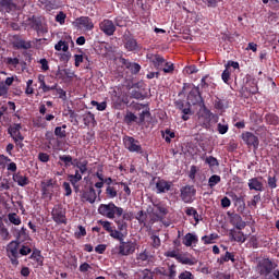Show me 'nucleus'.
<instances>
[{"label":"nucleus","mask_w":279,"mask_h":279,"mask_svg":"<svg viewBox=\"0 0 279 279\" xmlns=\"http://www.w3.org/2000/svg\"><path fill=\"white\" fill-rule=\"evenodd\" d=\"M31 252H32V247L25 244L21 246V241L19 240H13L7 245V255L11 262V265H13V267H19L20 256H29Z\"/></svg>","instance_id":"obj_1"},{"label":"nucleus","mask_w":279,"mask_h":279,"mask_svg":"<svg viewBox=\"0 0 279 279\" xmlns=\"http://www.w3.org/2000/svg\"><path fill=\"white\" fill-rule=\"evenodd\" d=\"M98 213L107 219H114L116 217H121V215H123V208L116 206V204L111 202L109 204H100Z\"/></svg>","instance_id":"obj_2"},{"label":"nucleus","mask_w":279,"mask_h":279,"mask_svg":"<svg viewBox=\"0 0 279 279\" xmlns=\"http://www.w3.org/2000/svg\"><path fill=\"white\" fill-rule=\"evenodd\" d=\"M38 82L40 84L39 88H41L43 93H50V90H57L59 95V99H66V92L62 88H58V83H49L45 82V76H39Z\"/></svg>","instance_id":"obj_3"},{"label":"nucleus","mask_w":279,"mask_h":279,"mask_svg":"<svg viewBox=\"0 0 279 279\" xmlns=\"http://www.w3.org/2000/svg\"><path fill=\"white\" fill-rule=\"evenodd\" d=\"M147 213L151 221H162V219H165V217L169 215V209H167V207L160 204H157V205H154L153 208H148Z\"/></svg>","instance_id":"obj_4"},{"label":"nucleus","mask_w":279,"mask_h":279,"mask_svg":"<svg viewBox=\"0 0 279 279\" xmlns=\"http://www.w3.org/2000/svg\"><path fill=\"white\" fill-rule=\"evenodd\" d=\"M87 165H88V162H86V161L77 163L76 169H75V174L71 175V183H72V186H74L75 193H80V186H77L75 183L80 182V180H82V175H84V173H86Z\"/></svg>","instance_id":"obj_5"},{"label":"nucleus","mask_w":279,"mask_h":279,"mask_svg":"<svg viewBox=\"0 0 279 279\" xmlns=\"http://www.w3.org/2000/svg\"><path fill=\"white\" fill-rule=\"evenodd\" d=\"M276 267H278V264L274 263L269 258H264L258 263L257 270L259 276H265L267 278Z\"/></svg>","instance_id":"obj_6"},{"label":"nucleus","mask_w":279,"mask_h":279,"mask_svg":"<svg viewBox=\"0 0 279 279\" xmlns=\"http://www.w3.org/2000/svg\"><path fill=\"white\" fill-rule=\"evenodd\" d=\"M180 197L184 204H193L197 190L193 185H185L180 189Z\"/></svg>","instance_id":"obj_7"},{"label":"nucleus","mask_w":279,"mask_h":279,"mask_svg":"<svg viewBox=\"0 0 279 279\" xmlns=\"http://www.w3.org/2000/svg\"><path fill=\"white\" fill-rule=\"evenodd\" d=\"M124 147L131 154H143V146H141V142L132 136H124L123 138Z\"/></svg>","instance_id":"obj_8"},{"label":"nucleus","mask_w":279,"mask_h":279,"mask_svg":"<svg viewBox=\"0 0 279 279\" xmlns=\"http://www.w3.org/2000/svg\"><path fill=\"white\" fill-rule=\"evenodd\" d=\"M28 22L32 29L37 32V34H47V26H45L40 16L33 15L28 19Z\"/></svg>","instance_id":"obj_9"},{"label":"nucleus","mask_w":279,"mask_h":279,"mask_svg":"<svg viewBox=\"0 0 279 279\" xmlns=\"http://www.w3.org/2000/svg\"><path fill=\"white\" fill-rule=\"evenodd\" d=\"M136 252V243L132 241H121L119 246L120 256H130Z\"/></svg>","instance_id":"obj_10"},{"label":"nucleus","mask_w":279,"mask_h":279,"mask_svg":"<svg viewBox=\"0 0 279 279\" xmlns=\"http://www.w3.org/2000/svg\"><path fill=\"white\" fill-rule=\"evenodd\" d=\"M242 141L247 145V147H253L254 149H258V145H260L258 136H255L254 133L248 131L242 133Z\"/></svg>","instance_id":"obj_11"},{"label":"nucleus","mask_w":279,"mask_h":279,"mask_svg":"<svg viewBox=\"0 0 279 279\" xmlns=\"http://www.w3.org/2000/svg\"><path fill=\"white\" fill-rule=\"evenodd\" d=\"M99 29L105 34V36H114V32H117V26L112 20H104L99 23Z\"/></svg>","instance_id":"obj_12"},{"label":"nucleus","mask_w":279,"mask_h":279,"mask_svg":"<svg viewBox=\"0 0 279 279\" xmlns=\"http://www.w3.org/2000/svg\"><path fill=\"white\" fill-rule=\"evenodd\" d=\"M72 25H74V27H84L85 29H87V32H90L92 29L95 28V24L93 23V20H90V17L88 16H81L77 17Z\"/></svg>","instance_id":"obj_13"},{"label":"nucleus","mask_w":279,"mask_h":279,"mask_svg":"<svg viewBox=\"0 0 279 279\" xmlns=\"http://www.w3.org/2000/svg\"><path fill=\"white\" fill-rule=\"evenodd\" d=\"M51 215L56 223H66V216L62 207L56 205L51 211Z\"/></svg>","instance_id":"obj_14"},{"label":"nucleus","mask_w":279,"mask_h":279,"mask_svg":"<svg viewBox=\"0 0 279 279\" xmlns=\"http://www.w3.org/2000/svg\"><path fill=\"white\" fill-rule=\"evenodd\" d=\"M151 260H154V255L149 252V248H145L136 255L138 265H149Z\"/></svg>","instance_id":"obj_15"},{"label":"nucleus","mask_w":279,"mask_h":279,"mask_svg":"<svg viewBox=\"0 0 279 279\" xmlns=\"http://www.w3.org/2000/svg\"><path fill=\"white\" fill-rule=\"evenodd\" d=\"M187 101L192 104V106H197L202 101V94L199 93V87L194 86L187 95Z\"/></svg>","instance_id":"obj_16"},{"label":"nucleus","mask_w":279,"mask_h":279,"mask_svg":"<svg viewBox=\"0 0 279 279\" xmlns=\"http://www.w3.org/2000/svg\"><path fill=\"white\" fill-rule=\"evenodd\" d=\"M12 45L14 49H32V41H25V39H22L19 35H14Z\"/></svg>","instance_id":"obj_17"},{"label":"nucleus","mask_w":279,"mask_h":279,"mask_svg":"<svg viewBox=\"0 0 279 279\" xmlns=\"http://www.w3.org/2000/svg\"><path fill=\"white\" fill-rule=\"evenodd\" d=\"M147 59L150 60L155 69H158V71H161L162 66H165V62H167V60H165L160 54L150 53L147 54Z\"/></svg>","instance_id":"obj_18"},{"label":"nucleus","mask_w":279,"mask_h":279,"mask_svg":"<svg viewBox=\"0 0 279 279\" xmlns=\"http://www.w3.org/2000/svg\"><path fill=\"white\" fill-rule=\"evenodd\" d=\"M83 199L85 202H88L89 204H95L97 202V192L95 191V187L89 186L86 189L82 194Z\"/></svg>","instance_id":"obj_19"},{"label":"nucleus","mask_w":279,"mask_h":279,"mask_svg":"<svg viewBox=\"0 0 279 279\" xmlns=\"http://www.w3.org/2000/svg\"><path fill=\"white\" fill-rule=\"evenodd\" d=\"M173 183L171 181H165L163 179H158L156 182L157 193H167L171 191Z\"/></svg>","instance_id":"obj_20"},{"label":"nucleus","mask_w":279,"mask_h":279,"mask_svg":"<svg viewBox=\"0 0 279 279\" xmlns=\"http://www.w3.org/2000/svg\"><path fill=\"white\" fill-rule=\"evenodd\" d=\"M22 128L23 126L21 124H13L8 129V134H10L11 138L13 140L20 138V141H25V137L23 136V134H21Z\"/></svg>","instance_id":"obj_21"},{"label":"nucleus","mask_w":279,"mask_h":279,"mask_svg":"<svg viewBox=\"0 0 279 279\" xmlns=\"http://www.w3.org/2000/svg\"><path fill=\"white\" fill-rule=\"evenodd\" d=\"M124 48L126 51H138V41L132 36H125Z\"/></svg>","instance_id":"obj_22"},{"label":"nucleus","mask_w":279,"mask_h":279,"mask_svg":"<svg viewBox=\"0 0 279 279\" xmlns=\"http://www.w3.org/2000/svg\"><path fill=\"white\" fill-rule=\"evenodd\" d=\"M230 223L236 228V230H243L245 228V221L239 214H231L230 215Z\"/></svg>","instance_id":"obj_23"},{"label":"nucleus","mask_w":279,"mask_h":279,"mask_svg":"<svg viewBox=\"0 0 279 279\" xmlns=\"http://www.w3.org/2000/svg\"><path fill=\"white\" fill-rule=\"evenodd\" d=\"M229 236L231 241H235L236 243H245L247 241V238L242 231H236L235 229H231L229 231Z\"/></svg>","instance_id":"obj_24"},{"label":"nucleus","mask_w":279,"mask_h":279,"mask_svg":"<svg viewBox=\"0 0 279 279\" xmlns=\"http://www.w3.org/2000/svg\"><path fill=\"white\" fill-rule=\"evenodd\" d=\"M247 184H248L250 191H257L259 193H262V191H264L263 181H260V179H258V178L250 179Z\"/></svg>","instance_id":"obj_25"},{"label":"nucleus","mask_w":279,"mask_h":279,"mask_svg":"<svg viewBox=\"0 0 279 279\" xmlns=\"http://www.w3.org/2000/svg\"><path fill=\"white\" fill-rule=\"evenodd\" d=\"M13 181L16 182L17 186H27L29 184V178L21 174V172L13 174Z\"/></svg>","instance_id":"obj_26"},{"label":"nucleus","mask_w":279,"mask_h":279,"mask_svg":"<svg viewBox=\"0 0 279 279\" xmlns=\"http://www.w3.org/2000/svg\"><path fill=\"white\" fill-rule=\"evenodd\" d=\"M197 235L193 233H186L183 238V245H185V247H191V245H193V243H197Z\"/></svg>","instance_id":"obj_27"},{"label":"nucleus","mask_w":279,"mask_h":279,"mask_svg":"<svg viewBox=\"0 0 279 279\" xmlns=\"http://www.w3.org/2000/svg\"><path fill=\"white\" fill-rule=\"evenodd\" d=\"M105 195L108 199H114V197H119V191L116 185H110L106 187Z\"/></svg>","instance_id":"obj_28"},{"label":"nucleus","mask_w":279,"mask_h":279,"mask_svg":"<svg viewBox=\"0 0 279 279\" xmlns=\"http://www.w3.org/2000/svg\"><path fill=\"white\" fill-rule=\"evenodd\" d=\"M185 215L187 217H193V219L196 221V223H199L202 221V215L197 213V209L194 207H187L185 210Z\"/></svg>","instance_id":"obj_29"},{"label":"nucleus","mask_w":279,"mask_h":279,"mask_svg":"<svg viewBox=\"0 0 279 279\" xmlns=\"http://www.w3.org/2000/svg\"><path fill=\"white\" fill-rule=\"evenodd\" d=\"M114 184L121 186V189L124 192V194L123 192H120L119 195H122L124 198L130 197V195H132V190L130 189V185L126 182H116Z\"/></svg>","instance_id":"obj_30"},{"label":"nucleus","mask_w":279,"mask_h":279,"mask_svg":"<svg viewBox=\"0 0 279 279\" xmlns=\"http://www.w3.org/2000/svg\"><path fill=\"white\" fill-rule=\"evenodd\" d=\"M57 76L63 82H71V70L70 69H59Z\"/></svg>","instance_id":"obj_31"},{"label":"nucleus","mask_w":279,"mask_h":279,"mask_svg":"<svg viewBox=\"0 0 279 279\" xmlns=\"http://www.w3.org/2000/svg\"><path fill=\"white\" fill-rule=\"evenodd\" d=\"M84 125H97V121H95V114L90 112H86L83 114Z\"/></svg>","instance_id":"obj_32"},{"label":"nucleus","mask_w":279,"mask_h":279,"mask_svg":"<svg viewBox=\"0 0 279 279\" xmlns=\"http://www.w3.org/2000/svg\"><path fill=\"white\" fill-rule=\"evenodd\" d=\"M8 219L12 226H21V223H23L21 216H19L16 213L8 214Z\"/></svg>","instance_id":"obj_33"},{"label":"nucleus","mask_w":279,"mask_h":279,"mask_svg":"<svg viewBox=\"0 0 279 279\" xmlns=\"http://www.w3.org/2000/svg\"><path fill=\"white\" fill-rule=\"evenodd\" d=\"M110 236L112 239H116L117 241H120V243L125 239V233L122 232V231H119V230H114L112 229L110 232H109Z\"/></svg>","instance_id":"obj_34"},{"label":"nucleus","mask_w":279,"mask_h":279,"mask_svg":"<svg viewBox=\"0 0 279 279\" xmlns=\"http://www.w3.org/2000/svg\"><path fill=\"white\" fill-rule=\"evenodd\" d=\"M219 239V235L217 233H211L209 235H204L202 238V241L204 242L205 245H210L215 243V240Z\"/></svg>","instance_id":"obj_35"},{"label":"nucleus","mask_w":279,"mask_h":279,"mask_svg":"<svg viewBox=\"0 0 279 279\" xmlns=\"http://www.w3.org/2000/svg\"><path fill=\"white\" fill-rule=\"evenodd\" d=\"M41 195L44 198L51 199L53 196V187L41 185Z\"/></svg>","instance_id":"obj_36"},{"label":"nucleus","mask_w":279,"mask_h":279,"mask_svg":"<svg viewBox=\"0 0 279 279\" xmlns=\"http://www.w3.org/2000/svg\"><path fill=\"white\" fill-rule=\"evenodd\" d=\"M221 182V177L219 174H214L208 179V187L215 189L216 184H219Z\"/></svg>","instance_id":"obj_37"},{"label":"nucleus","mask_w":279,"mask_h":279,"mask_svg":"<svg viewBox=\"0 0 279 279\" xmlns=\"http://www.w3.org/2000/svg\"><path fill=\"white\" fill-rule=\"evenodd\" d=\"M0 236L2 241H10V239H12V235H10V231L8 230V228H5V225H2V227H0Z\"/></svg>","instance_id":"obj_38"},{"label":"nucleus","mask_w":279,"mask_h":279,"mask_svg":"<svg viewBox=\"0 0 279 279\" xmlns=\"http://www.w3.org/2000/svg\"><path fill=\"white\" fill-rule=\"evenodd\" d=\"M54 134L59 138H65V136H66V124H63L62 126H57L54 129Z\"/></svg>","instance_id":"obj_39"},{"label":"nucleus","mask_w":279,"mask_h":279,"mask_svg":"<svg viewBox=\"0 0 279 279\" xmlns=\"http://www.w3.org/2000/svg\"><path fill=\"white\" fill-rule=\"evenodd\" d=\"M56 51H64V53H66V51H69V43L64 41V40H60L56 46H54Z\"/></svg>","instance_id":"obj_40"},{"label":"nucleus","mask_w":279,"mask_h":279,"mask_svg":"<svg viewBox=\"0 0 279 279\" xmlns=\"http://www.w3.org/2000/svg\"><path fill=\"white\" fill-rule=\"evenodd\" d=\"M235 205L238 206V213L245 211V197L239 196L238 201H235Z\"/></svg>","instance_id":"obj_41"},{"label":"nucleus","mask_w":279,"mask_h":279,"mask_svg":"<svg viewBox=\"0 0 279 279\" xmlns=\"http://www.w3.org/2000/svg\"><path fill=\"white\" fill-rule=\"evenodd\" d=\"M116 223L118 226V230L128 235V222H125V220H116Z\"/></svg>","instance_id":"obj_42"},{"label":"nucleus","mask_w":279,"mask_h":279,"mask_svg":"<svg viewBox=\"0 0 279 279\" xmlns=\"http://www.w3.org/2000/svg\"><path fill=\"white\" fill-rule=\"evenodd\" d=\"M138 119V117H136V114H134L133 112H126L125 117H124V122L128 125H131L132 123H134L136 120Z\"/></svg>","instance_id":"obj_43"},{"label":"nucleus","mask_w":279,"mask_h":279,"mask_svg":"<svg viewBox=\"0 0 279 279\" xmlns=\"http://www.w3.org/2000/svg\"><path fill=\"white\" fill-rule=\"evenodd\" d=\"M229 260H231V263H235L236 259L234 258V253H230V252H226L225 256H222L220 258V263L223 264V263H228Z\"/></svg>","instance_id":"obj_44"},{"label":"nucleus","mask_w":279,"mask_h":279,"mask_svg":"<svg viewBox=\"0 0 279 279\" xmlns=\"http://www.w3.org/2000/svg\"><path fill=\"white\" fill-rule=\"evenodd\" d=\"M27 229L25 227H22L20 230H17L15 234V241H21V239H27Z\"/></svg>","instance_id":"obj_45"},{"label":"nucleus","mask_w":279,"mask_h":279,"mask_svg":"<svg viewBox=\"0 0 279 279\" xmlns=\"http://www.w3.org/2000/svg\"><path fill=\"white\" fill-rule=\"evenodd\" d=\"M97 223H99L100 226H102L104 230H106V232H112V222L108 221V220H98Z\"/></svg>","instance_id":"obj_46"},{"label":"nucleus","mask_w":279,"mask_h":279,"mask_svg":"<svg viewBox=\"0 0 279 279\" xmlns=\"http://www.w3.org/2000/svg\"><path fill=\"white\" fill-rule=\"evenodd\" d=\"M205 162L206 165H208V167L213 168V167H219V161L217 160V158L209 156L205 158Z\"/></svg>","instance_id":"obj_47"},{"label":"nucleus","mask_w":279,"mask_h":279,"mask_svg":"<svg viewBox=\"0 0 279 279\" xmlns=\"http://www.w3.org/2000/svg\"><path fill=\"white\" fill-rule=\"evenodd\" d=\"M92 106H95L96 109L99 110L100 112H104V110L108 108V104L106 101L98 102L96 100H92Z\"/></svg>","instance_id":"obj_48"},{"label":"nucleus","mask_w":279,"mask_h":279,"mask_svg":"<svg viewBox=\"0 0 279 279\" xmlns=\"http://www.w3.org/2000/svg\"><path fill=\"white\" fill-rule=\"evenodd\" d=\"M163 66L165 68H161V71H163V73H173V71H175V66L171 62L165 61Z\"/></svg>","instance_id":"obj_49"},{"label":"nucleus","mask_w":279,"mask_h":279,"mask_svg":"<svg viewBox=\"0 0 279 279\" xmlns=\"http://www.w3.org/2000/svg\"><path fill=\"white\" fill-rule=\"evenodd\" d=\"M129 71L132 73V75H137V73H141V64L132 62L129 66Z\"/></svg>","instance_id":"obj_50"},{"label":"nucleus","mask_w":279,"mask_h":279,"mask_svg":"<svg viewBox=\"0 0 279 279\" xmlns=\"http://www.w3.org/2000/svg\"><path fill=\"white\" fill-rule=\"evenodd\" d=\"M7 64L9 66H14V69H16L19 66V64H21V60H19V58L8 57Z\"/></svg>","instance_id":"obj_51"},{"label":"nucleus","mask_w":279,"mask_h":279,"mask_svg":"<svg viewBox=\"0 0 279 279\" xmlns=\"http://www.w3.org/2000/svg\"><path fill=\"white\" fill-rule=\"evenodd\" d=\"M136 219L138 223H143L145 226V223L147 222V214H145V211L143 210H140L136 215Z\"/></svg>","instance_id":"obj_52"},{"label":"nucleus","mask_w":279,"mask_h":279,"mask_svg":"<svg viewBox=\"0 0 279 279\" xmlns=\"http://www.w3.org/2000/svg\"><path fill=\"white\" fill-rule=\"evenodd\" d=\"M29 258L32 260H36L37 263H43V256L40 255V251L38 250L33 251Z\"/></svg>","instance_id":"obj_53"},{"label":"nucleus","mask_w":279,"mask_h":279,"mask_svg":"<svg viewBox=\"0 0 279 279\" xmlns=\"http://www.w3.org/2000/svg\"><path fill=\"white\" fill-rule=\"evenodd\" d=\"M162 137L165 138L166 143H171V138H175V133L171 132L170 130H166Z\"/></svg>","instance_id":"obj_54"},{"label":"nucleus","mask_w":279,"mask_h":279,"mask_svg":"<svg viewBox=\"0 0 279 279\" xmlns=\"http://www.w3.org/2000/svg\"><path fill=\"white\" fill-rule=\"evenodd\" d=\"M84 60H88V57L87 56L84 57V54H75L74 56V64H75V66H80V64L82 62H84Z\"/></svg>","instance_id":"obj_55"},{"label":"nucleus","mask_w":279,"mask_h":279,"mask_svg":"<svg viewBox=\"0 0 279 279\" xmlns=\"http://www.w3.org/2000/svg\"><path fill=\"white\" fill-rule=\"evenodd\" d=\"M131 97H132V99H140V100L145 99V95H143V93H141V90H136V89H133L131 92Z\"/></svg>","instance_id":"obj_56"},{"label":"nucleus","mask_w":279,"mask_h":279,"mask_svg":"<svg viewBox=\"0 0 279 279\" xmlns=\"http://www.w3.org/2000/svg\"><path fill=\"white\" fill-rule=\"evenodd\" d=\"M75 239H82V236H86V228L83 226H78V231L74 232Z\"/></svg>","instance_id":"obj_57"},{"label":"nucleus","mask_w":279,"mask_h":279,"mask_svg":"<svg viewBox=\"0 0 279 279\" xmlns=\"http://www.w3.org/2000/svg\"><path fill=\"white\" fill-rule=\"evenodd\" d=\"M207 8H217L218 3H221V0H202Z\"/></svg>","instance_id":"obj_58"},{"label":"nucleus","mask_w":279,"mask_h":279,"mask_svg":"<svg viewBox=\"0 0 279 279\" xmlns=\"http://www.w3.org/2000/svg\"><path fill=\"white\" fill-rule=\"evenodd\" d=\"M165 256H167V258H177V260H180L181 255L178 253V251H167Z\"/></svg>","instance_id":"obj_59"},{"label":"nucleus","mask_w":279,"mask_h":279,"mask_svg":"<svg viewBox=\"0 0 279 279\" xmlns=\"http://www.w3.org/2000/svg\"><path fill=\"white\" fill-rule=\"evenodd\" d=\"M179 260L180 263H182V265H195V259H192L189 257H182V255H180Z\"/></svg>","instance_id":"obj_60"},{"label":"nucleus","mask_w":279,"mask_h":279,"mask_svg":"<svg viewBox=\"0 0 279 279\" xmlns=\"http://www.w3.org/2000/svg\"><path fill=\"white\" fill-rule=\"evenodd\" d=\"M8 85L4 82H0V97H5L8 95Z\"/></svg>","instance_id":"obj_61"},{"label":"nucleus","mask_w":279,"mask_h":279,"mask_svg":"<svg viewBox=\"0 0 279 279\" xmlns=\"http://www.w3.org/2000/svg\"><path fill=\"white\" fill-rule=\"evenodd\" d=\"M217 130H218L219 134H227L229 126H228V124L218 123Z\"/></svg>","instance_id":"obj_62"},{"label":"nucleus","mask_w":279,"mask_h":279,"mask_svg":"<svg viewBox=\"0 0 279 279\" xmlns=\"http://www.w3.org/2000/svg\"><path fill=\"white\" fill-rule=\"evenodd\" d=\"M195 277L191 271H183L179 275V279H194Z\"/></svg>","instance_id":"obj_63"},{"label":"nucleus","mask_w":279,"mask_h":279,"mask_svg":"<svg viewBox=\"0 0 279 279\" xmlns=\"http://www.w3.org/2000/svg\"><path fill=\"white\" fill-rule=\"evenodd\" d=\"M150 239L153 241V243H151L153 247H155L157 250V247L160 246V238L158 235H151Z\"/></svg>","instance_id":"obj_64"}]
</instances>
